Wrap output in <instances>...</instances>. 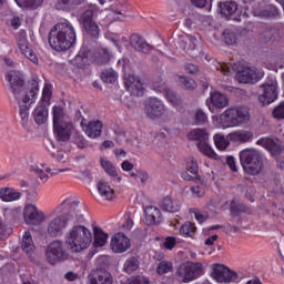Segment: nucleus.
Instances as JSON below:
<instances>
[{"mask_svg":"<svg viewBox=\"0 0 284 284\" xmlns=\"http://www.w3.org/2000/svg\"><path fill=\"white\" fill-rule=\"evenodd\" d=\"M6 79L9 81L10 90L20 108L19 114L21 120L26 123L28 116H30V105H32L39 92V82H31V87L28 90L26 89V82L16 71L8 72Z\"/></svg>","mask_w":284,"mask_h":284,"instance_id":"1","label":"nucleus"},{"mask_svg":"<svg viewBox=\"0 0 284 284\" xmlns=\"http://www.w3.org/2000/svg\"><path fill=\"white\" fill-rule=\"evenodd\" d=\"M77 43V31L69 21L55 24L49 33V45L55 52H67Z\"/></svg>","mask_w":284,"mask_h":284,"instance_id":"2","label":"nucleus"},{"mask_svg":"<svg viewBox=\"0 0 284 284\" xmlns=\"http://www.w3.org/2000/svg\"><path fill=\"white\" fill-rule=\"evenodd\" d=\"M62 205L68 207L69 213H62L49 220L47 224V235H49L50 239H58V236H63V232L65 227H68V223L72 221L74 213L75 216H78V221L83 216L79 214V202L64 200Z\"/></svg>","mask_w":284,"mask_h":284,"instance_id":"3","label":"nucleus"},{"mask_svg":"<svg viewBox=\"0 0 284 284\" xmlns=\"http://www.w3.org/2000/svg\"><path fill=\"white\" fill-rule=\"evenodd\" d=\"M65 243L71 252H83L92 245V232L83 225L73 226L67 234Z\"/></svg>","mask_w":284,"mask_h":284,"instance_id":"4","label":"nucleus"},{"mask_svg":"<svg viewBox=\"0 0 284 284\" xmlns=\"http://www.w3.org/2000/svg\"><path fill=\"white\" fill-rule=\"evenodd\" d=\"M240 163L246 174L256 176L263 172V153L256 149H244L240 152Z\"/></svg>","mask_w":284,"mask_h":284,"instance_id":"5","label":"nucleus"},{"mask_svg":"<svg viewBox=\"0 0 284 284\" xmlns=\"http://www.w3.org/2000/svg\"><path fill=\"white\" fill-rule=\"evenodd\" d=\"M220 121L223 128H239L250 121V109L246 106L229 108L220 115Z\"/></svg>","mask_w":284,"mask_h":284,"instance_id":"6","label":"nucleus"},{"mask_svg":"<svg viewBox=\"0 0 284 284\" xmlns=\"http://www.w3.org/2000/svg\"><path fill=\"white\" fill-rule=\"evenodd\" d=\"M202 275L203 264L201 263L184 262L175 271L176 278L182 283H190V281H194V278H199Z\"/></svg>","mask_w":284,"mask_h":284,"instance_id":"7","label":"nucleus"},{"mask_svg":"<svg viewBox=\"0 0 284 284\" xmlns=\"http://www.w3.org/2000/svg\"><path fill=\"white\" fill-rule=\"evenodd\" d=\"M47 261L50 263V265H57L59 261H68L70 257V254L65 248L63 247V242L57 240L53 241L48 247H47Z\"/></svg>","mask_w":284,"mask_h":284,"instance_id":"8","label":"nucleus"},{"mask_svg":"<svg viewBox=\"0 0 284 284\" xmlns=\"http://www.w3.org/2000/svg\"><path fill=\"white\" fill-rule=\"evenodd\" d=\"M190 141H197V148L206 156H212L213 151L210 146V133L205 129H194L187 134Z\"/></svg>","mask_w":284,"mask_h":284,"instance_id":"9","label":"nucleus"},{"mask_svg":"<svg viewBox=\"0 0 284 284\" xmlns=\"http://www.w3.org/2000/svg\"><path fill=\"white\" fill-rule=\"evenodd\" d=\"M144 114H146L149 119H161V116L165 114V104H163V101L159 100V98H149L144 102Z\"/></svg>","mask_w":284,"mask_h":284,"instance_id":"10","label":"nucleus"},{"mask_svg":"<svg viewBox=\"0 0 284 284\" xmlns=\"http://www.w3.org/2000/svg\"><path fill=\"white\" fill-rule=\"evenodd\" d=\"M263 93L260 94L258 101L262 105H270V103H274L278 98V91L276 80H268L266 83L261 85Z\"/></svg>","mask_w":284,"mask_h":284,"instance_id":"11","label":"nucleus"},{"mask_svg":"<svg viewBox=\"0 0 284 284\" xmlns=\"http://www.w3.org/2000/svg\"><path fill=\"white\" fill-rule=\"evenodd\" d=\"M212 276L217 283H232L239 278L236 272L223 264H216L214 266Z\"/></svg>","mask_w":284,"mask_h":284,"instance_id":"12","label":"nucleus"},{"mask_svg":"<svg viewBox=\"0 0 284 284\" xmlns=\"http://www.w3.org/2000/svg\"><path fill=\"white\" fill-rule=\"evenodd\" d=\"M23 216L24 221L31 225H41L45 221V215L34 204L24 206Z\"/></svg>","mask_w":284,"mask_h":284,"instance_id":"13","label":"nucleus"},{"mask_svg":"<svg viewBox=\"0 0 284 284\" xmlns=\"http://www.w3.org/2000/svg\"><path fill=\"white\" fill-rule=\"evenodd\" d=\"M94 17V11L92 9H87L80 17V23L83 26L84 30L91 37L99 36V26L92 19Z\"/></svg>","mask_w":284,"mask_h":284,"instance_id":"14","label":"nucleus"},{"mask_svg":"<svg viewBox=\"0 0 284 284\" xmlns=\"http://www.w3.org/2000/svg\"><path fill=\"white\" fill-rule=\"evenodd\" d=\"M124 85L133 97H143V82L136 75H124Z\"/></svg>","mask_w":284,"mask_h":284,"instance_id":"15","label":"nucleus"},{"mask_svg":"<svg viewBox=\"0 0 284 284\" xmlns=\"http://www.w3.org/2000/svg\"><path fill=\"white\" fill-rule=\"evenodd\" d=\"M236 79L240 83H256L263 79V73L252 68H244L242 71H237Z\"/></svg>","mask_w":284,"mask_h":284,"instance_id":"16","label":"nucleus"},{"mask_svg":"<svg viewBox=\"0 0 284 284\" xmlns=\"http://www.w3.org/2000/svg\"><path fill=\"white\" fill-rule=\"evenodd\" d=\"M111 250L116 254L128 252V250H130V239H128V236H125L123 233H116L111 239Z\"/></svg>","mask_w":284,"mask_h":284,"instance_id":"17","label":"nucleus"},{"mask_svg":"<svg viewBox=\"0 0 284 284\" xmlns=\"http://www.w3.org/2000/svg\"><path fill=\"white\" fill-rule=\"evenodd\" d=\"M72 130H74L72 122H65L63 124H58L53 126L55 139L60 143H65L70 141V138L72 136Z\"/></svg>","mask_w":284,"mask_h":284,"instance_id":"18","label":"nucleus"},{"mask_svg":"<svg viewBox=\"0 0 284 284\" xmlns=\"http://www.w3.org/2000/svg\"><path fill=\"white\" fill-rule=\"evenodd\" d=\"M257 145L265 148L272 156H278L283 152V145L278 140H272L270 138H262L257 141Z\"/></svg>","mask_w":284,"mask_h":284,"instance_id":"19","label":"nucleus"},{"mask_svg":"<svg viewBox=\"0 0 284 284\" xmlns=\"http://www.w3.org/2000/svg\"><path fill=\"white\" fill-rule=\"evenodd\" d=\"M130 45L138 52H142V54H148L151 50H154V47L148 44V41L136 33L130 37Z\"/></svg>","mask_w":284,"mask_h":284,"instance_id":"20","label":"nucleus"},{"mask_svg":"<svg viewBox=\"0 0 284 284\" xmlns=\"http://www.w3.org/2000/svg\"><path fill=\"white\" fill-rule=\"evenodd\" d=\"M179 45L186 54H192L199 45V38L193 36L180 37Z\"/></svg>","mask_w":284,"mask_h":284,"instance_id":"21","label":"nucleus"},{"mask_svg":"<svg viewBox=\"0 0 284 284\" xmlns=\"http://www.w3.org/2000/svg\"><path fill=\"white\" fill-rule=\"evenodd\" d=\"M217 6L220 8L221 14L226 19H232V17H234L239 10V3L233 0L219 2Z\"/></svg>","mask_w":284,"mask_h":284,"instance_id":"22","label":"nucleus"},{"mask_svg":"<svg viewBox=\"0 0 284 284\" xmlns=\"http://www.w3.org/2000/svg\"><path fill=\"white\" fill-rule=\"evenodd\" d=\"M89 281L91 284H112V275L108 271L97 270L90 275Z\"/></svg>","mask_w":284,"mask_h":284,"instance_id":"23","label":"nucleus"},{"mask_svg":"<svg viewBox=\"0 0 284 284\" xmlns=\"http://www.w3.org/2000/svg\"><path fill=\"white\" fill-rule=\"evenodd\" d=\"M146 225H159L161 223V210L156 206H148L144 210Z\"/></svg>","mask_w":284,"mask_h":284,"instance_id":"24","label":"nucleus"},{"mask_svg":"<svg viewBox=\"0 0 284 284\" xmlns=\"http://www.w3.org/2000/svg\"><path fill=\"white\" fill-rule=\"evenodd\" d=\"M229 141H233V143H247L254 139V133L251 131H235L233 133L227 134Z\"/></svg>","mask_w":284,"mask_h":284,"instance_id":"25","label":"nucleus"},{"mask_svg":"<svg viewBox=\"0 0 284 284\" xmlns=\"http://www.w3.org/2000/svg\"><path fill=\"white\" fill-rule=\"evenodd\" d=\"M92 57V51L87 47H82L74 58V64L78 68H83L90 63V58Z\"/></svg>","mask_w":284,"mask_h":284,"instance_id":"26","label":"nucleus"},{"mask_svg":"<svg viewBox=\"0 0 284 284\" xmlns=\"http://www.w3.org/2000/svg\"><path fill=\"white\" fill-rule=\"evenodd\" d=\"M84 132L90 139H98V136H101V132H103V122L99 120L89 122Z\"/></svg>","mask_w":284,"mask_h":284,"instance_id":"27","label":"nucleus"},{"mask_svg":"<svg viewBox=\"0 0 284 284\" xmlns=\"http://www.w3.org/2000/svg\"><path fill=\"white\" fill-rule=\"evenodd\" d=\"M0 199L4 201V203H12V201H19V199H21V192L12 187H2L0 189Z\"/></svg>","mask_w":284,"mask_h":284,"instance_id":"28","label":"nucleus"},{"mask_svg":"<svg viewBox=\"0 0 284 284\" xmlns=\"http://www.w3.org/2000/svg\"><path fill=\"white\" fill-rule=\"evenodd\" d=\"M162 210L171 213L181 212V202L172 199L170 195H166L162 201Z\"/></svg>","mask_w":284,"mask_h":284,"instance_id":"29","label":"nucleus"},{"mask_svg":"<svg viewBox=\"0 0 284 284\" xmlns=\"http://www.w3.org/2000/svg\"><path fill=\"white\" fill-rule=\"evenodd\" d=\"M21 250L24 252V254H34V250H37V246H34V241L32 240V234L30 232H26L21 240Z\"/></svg>","mask_w":284,"mask_h":284,"instance_id":"30","label":"nucleus"},{"mask_svg":"<svg viewBox=\"0 0 284 284\" xmlns=\"http://www.w3.org/2000/svg\"><path fill=\"white\" fill-rule=\"evenodd\" d=\"M211 103L214 108L217 109H223V108H227V95L219 92V91H214L211 93Z\"/></svg>","mask_w":284,"mask_h":284,"instance_id":"31","label":"nucleus"},{"mask_svg":"<svg viewBox=\"0 0 284 284\" xmlns=\"http://www.w3.org/2000/svg\"><path fill=\"white\" fill-rule=\"evenodd\" d=\"M94 247H103L108 243L109 235L101 227L93 229Z\"/></svg>","mask_w":284,"mask_h":284,"instance_id":"32","label":"nucleus"},{"mask_svg":"<svg viewBox=\"0 0 284 284\" xmlns=\"http://www.w3.org/2000/svg\"><path fill=\"white\" fill-rule=\"evenodd\" d=\"M33 119L38 125H43L48 121V108L45 104H40L34 109Z\"/></svg>","mask_w":284,"mask_h":284,"instance_id":"33","label":"nucleus"},{"mask_svg":"<svg viewBox=\"0 0 284 284\" xmlns=\"http://www.w3.org/2000/svg\"><path fill=\"white\" fill-rule=\"evenodd\" d=\"M63 123H70V121H65V112L61 106L53 108V128L57 125H61Z\"/></svg>","mask_w":284,"mask_h":284,"instance_id":"34","label":"nucleus"},{"mask_svg":"<svg viewBox=\"0 0 284 284\" xmlns=\"http://www.w3.org/2000/svg\"><path fill=\"white\" fill-rule=\"evenodd\" d=\"M19 8L24 10H37L42 3L43 0H14Z\"/></svg>","mask_w":284,"mask_h":284,"instance_id":"35","label":"nucleus"},{"mask_svg":"<svg viewBox=\"0 0 284 284\" xmlns=\"http://www.w3.org/2000/svg\"><path fill=\"white\" fill-rule=\"evenodd\" d=\"M98 190L101 196H104L106 201H112V199H114V190H112V187L108 183L99 182Z\"/></svg>","mask_w":284,"mask_h":284,"instance_id":"36","label":"nucleus"},{"mask_svg":"<svg viewBox=\"0 0 284 284\" xmlns=\"http://www.w3.org/2000/svg\"><path fill=\"white\" fill-rule=\"evenodd\" d=\"M128 12H129L128 4L119 3L113 10V17L118 21H124V19H128Z\"/></svg>","mask_w":284,"mask_h":284,"instance_id":"37","label":"nucleus"},{"mask_svg":"<svg viewBox=\"0 0 284 284\" xmlns=\"http://www.w3.org/2000/svg\"><path fill=\"white\" fill-rule=\"evenodd\" d=\"M101 168L104 170V172L109 175L112 176L113 179L119 176V173L116 172V166L112 164L109 160H105L104 158L100 159Z\"/></svg>","mask_w":284,"mask_h":284,"instance_id":"38","label":"nucleus"},{"mask_svg":"<svg viewBox=\"0 0 284 284\" xmlns=\"http://www.w3.org/2000/svg\"><path fill=\"white\" fill-rule=\"evenodd\" d=\"M173 270L174 265L172 264V262L163 260L158 264L156 273L159 274V276H163V274H170V272H172Z\"/></svg>","mask_w":284,"mask_h":284,"instance_id":"39","label":"nucleus"},{"mask_svg":"<svg viewBox=\"0 0 284 284\" xmlns=\"http://www.w3.org/2000/svg\"><path fill=\"white\" fill-rule=\"evenodd\" d=\"M79 0H58L55 3L57 10H72Z\"/></svg>","mask_w":284,"mask_h":284,"instance_id":"40","label":"nucleus"},{"mask_svg":"<svg viewBox=\"0 0 284 284\" xmlns=\"http://www.w3.org/2000/svg\"><path fill=\"white\" fill-rule=\"evenodd\" d=\"M222 40L226 45H235L236 33H234V31H231L230 29H226L223 31Z\"/></svg>","mask_w":284,"mask_h":284,"instance_id":"41","label":"nucleus"},{"mask_svg":"<svg viewBox=\"0 0 284 284\" xmlns=\"http://www.w3.org/2000/svg\"><path fill=\"white\" fill-rule=\"evenodd\" d=\"M214 143L219 150H226L227 145H230V139L225 138L222 134L214 135Z\"/></svg>","mask_w":284,"mask_h":284,"instance_id":"42","label":"nucleus"},{"mask_svg":"<svg viewBox=\"0 0 284 284\" xmlns=\"http://www.w3.org/2000/svg\"><path fill=\"white\" fill-rule=\"evenodd\" d=\"M101 79L104 83H114L116 81V73L112 69L102 71Z\"/></svg>","mask_w":284,"mask_h":284,"instance_id":"43","label":"nucleus"},{"mask_svg":"<svg viewBox=\"0 0 284 284\" xmlns=\"http://www.w3.org/2000/svg\"><path fill=\"white\" fill-rule=\"evenodd\" d=\"M195 232H196V226H194L192 222H186L180 229V233L182 234V236H194Z\"/></svg>","mask_w":284,"mask_h":284,"instance_id":"44","label":"nucleus"},{"mask_svg":"<svg viewBox=\"0 0 284 284\" xmlns=\"http://www.w3.org/2000/svg\"><path fill=\"white\" fill-rule=\"evenodd\" d=\"M136 270H139V260L132 257L125 262L124 272H126V274H132V272H136Z\"/></svg>","mask_w":284,"mask_h":284,"instance_id":"45","label":"nucleus"},{"mask_svg":"<svg viewBox=\"0 0 284 284\" xmlns=\"http://www.w3.org/2000/svg\"><path fill=\"white\" fill-rule=\"evenodd\" d=\"M97 63H100V65L110 63V52H108V49H101L99 51V54L97 55Z\"/></svg>","mask_w":284,"mask_h":284,"instance_id":"46","label":"nucleus"},{"mask_svg":"<svg viewBox=\"0 0 284 284\" xmlns=\"http://www.w3.org/2000/svg\"><path fill=\"white\" fill-rule=\"evenodd\" d=\"M195 125H205L207 123V114L203 112V110L199 109L194 114Z\"/></svg>","mask_w":284,"mask_h":284,"instance_id":"47","label":"nucleus"},{"mask_svg":"<svg viewBox=\"0 0 284 284\" xmlns=\"http://www.w3.org/2000/svg\"><path fill=\"white\" fill-rule=\"evenodd\" d=\"M180 83L185 90H194L196 88V82L192 78L180 77Z\"/></svg>","mask_w":284,"mask_h":284,"instance_id":"48","label":"nucleus"},{"mask_svg":"<svg viewBox=\"0 0 284 284\" xmlns=\"http://www.w3.org/2000/svg\"><path fill=\"white\" fill-rule=\"evenodd\" d=\"M187 172L195 175L199 174V164L194 161V158H190L186 164Z\"/></svg>","mask_w":284,"mask_h":284,"instance_id":"49","label":"nucleus"},{"mask_svg":"<svg viewBox=\"0 0 284 284\" xmlns=\"http://www.w3.org/2000/svg\"><path fill=\"white\" fill-rule=\"evenodd\" d=\"M273 116L274 119H277V121L284 119V102H281L277 106L274 108Z\"/></svg>","mask_w":284,"mask_h":284,"instance_id":"50","label":"nucleus"},{"mask_svg":"<svg viewBox=\"0 0 284 284\" xmlns=\"http://www.w3.org/2000/svg\"><path fill=\"white\" fill-rule=\"evenodd\" d=\"M214 65H215V70H219L225 77H227L231 72L230 65H227L226 63L215 62Z\"/></svg>","mask_w":284,"mask_h":284,"instance_id":"51","label":"nucleus"},{"mask_svg":"<svg viewBox=\"0 0 284 284\" xmlns=\"http://www.w3.org/2000/svg\"><path fill=\"white\" fill-rule=\"evenodd\" d=\"M31 172H34L39 176L40 181H48V174L43 172V169L33 165L31 166Z\"/></svg>","mask_w":284,"mask_h":284,"instance_id":"52","label":"nucleus"},{"mask_svg":"<svg viewBox=\"0 0 284 284\" xmlns=\"http://www.w3.org/2000/svg\"><path fill=\"white\" fill-rule=\"evenodd\" d=\"M75 143L80 150H83L84 148H88V142L85 141V138L83 135L77 133L75 134Z\"/></svg>","mask_w":284,"mask_h":284,"instance_id":"53","label":"nucleus"},{"mask_svg":"<svg viewBox=\"0 0 284 284\" xmlns=\"http://www.w3.org/2000/svg\"><path fill=\"white\" fill-rule=\"evenodd\" d=\"M181 179H183V181H194L195 183H201V178H199V175H190L187 172H182Z\"/></svg>","mask_w":284,"mask_h":284,"instance_id":"54","label":"nucleus"},{"mask_svg":"<svg viewBox=\"0 0 284 284\" xmlns=\"http://www.w3.org/2000/svg\"><path fill=\"white\" fill-rule=\"evenodd\" d=\"M52 91L50 90V85L45 84L42 91V101L43 103H48L50 101V95Z\"/></svg>","mask_w":284,"mask_h":284,"instance_id":"55","label":"nucleus"},{"mask_svg":"<svg viewBox=\"0 0 284 284\" xmlns=\"http://www.w3.org/2000/svg\"><path fill=\"white\" fill-rule=\"evenodd\" d=\"M18 45H19L22 54H24V52L30 50V47L28 45V40L26 38L19 39Z\"/></svg>","mask_w":284,"mask_h":284,"instance_id":"56","label":"nucleus"},{"mask_svg":"<svg viewBox=\"0 0 284 284\" xmlns=\"http://www.w3.org/2000/svg\"><path fill=\"white\" fill-rule=\"evenodd\" d=\"M163 245L166 250H173L174 245H176V239L166 237Z\"/></svg>","mask_w":284,"mask_h":284,"instance_id":"57","label":"nucleus"},{"mask_svg":"<svg viewBox=\"0 0 284 284\" xmlns=\"http://www.w3.org/2000/svg\"><path fill=\"white\" fill-rule=\"evenodd\" d=\"M226 163H227L230 170H232V172H237L236 160L234 159V156H232V155L227 156Z\"/></svg>","mask_w":284,"mask_h":284,"instance_id":"58","label":"nucleus"},{"mask_svg":"<svg viewBox=\"0 0 284 284\" xmlns=\"http://www.w3.org/2000/svg\"><path fill=\"white\" fill-rule=\"evenodd\" d=\"M12 234V227H8L4 224L0 223V235L10 236Z\"/></svg>","mask_w":284,"mask_h":284,"instance_id":"59","label":"nucleus"},{"mask_svg":"<svg viewBox=\"0 0 284 284\" xmlns=\"http://www.w3.org/2000/svg\"><path fill=\"white\" fill-rule=\"evenodd\" d=\"M23 54L24 57H27L29 61H32V63H37L38 59H37V55L34 54V51H32V49L24 51Z\"/></svg>","mask_w":284,"mask_h":284,"instance_id":"60","label":"nucleus"},{"mask_svg":"<svg viewBox=\"0 0 284 284\" xmlns=\"http://www.w3.org/2000/svg\"><path fill=\"white\" fill-rule=\"evenodd\" d=\"M191 192H193L195 196H203L205 194V190L203 189V186L199 185L192 186Z\"/></svg>","mask_w":284,"mask_h":284,"instance_id":"61","label":"nucleus"},{"mask_svg":"<svg viewBox=\"0 0 284 284\" xmlns=\"http://www.w3.org/2000/svg\"><path fill=\"white\" fill-rule=\"evenodd\" d=\"M121 168L124 172H132V170H134V164L125 160L122 162Z\"/></svg>","mask_w":284,"mask_h":284,"instance_id":"62","label":"nucleus"},{"mask_svg":"<svg viewBox=\"0 0 284 284\" xmlns=\"http://www.w3.org/2000/svg\"><path fill=\"white\" fill-rule=\"evenodd\" d=\"M185 70H186V72H189V74H196V72H199V65L192 64V63H187L185 65Z\"/></svg>","mask_w":284,"mask_h":284,"instance_id":"63","label":"nucleus"},{"mask_svg":"<svg viewBox=\"0 0 284 284\" xmlns=\"http://www.w3.org/2000/svg\"><path fill=\"white\" fill-rule=\"evenodd\" d=\"M11 26L13 27V30H19V28H21V19H19V17H13L11 19Z\"/></svg>","mask_w":284,"mask_h":284,"instance_id":"64","label":"nucleus"}]
</instances>
